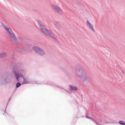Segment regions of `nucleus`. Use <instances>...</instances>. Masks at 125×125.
<instances>
[{
  "label": "nucleus",
  "instance_id": "obj_15",
  "mask_svg": "<svg viewBox=\"0 0 125 125\" xmlns=\"http://www.w3.org/2000/svg\"><path fill=\"white\" fill-rule=\"evenodd\" d=\"M83 75L82 74H81L80 75H79V77H80V78H83Z\"/></svg>",
  "mask_w": 125,
  "mask_h": 125
},
{
  "label": "nucleus",
  "instance_id": "obj_13",
  "mask_svg": "<svg viewBox=\"0 0 125 125\" xmlns=\"http://www.w3.org/2000/svg\"><path fill=\"white\" fill-rule=\"evenodd\" d=\"M86 117L87 118H88V119H91V120H93L94 121V120H93L92 118H91L90 116H87V115H86Z\"/></svg>",
  "mask_w": 125,
  "mask_h": 125
},
{
  "label": "nucleus",
  "instance_id": "obj_2",
  "mask_svg": "<svg viewBox=\"0 0 125 125\" xmlns=\"http://www.w3.org/2000/svg\"><path fill=\"white\" fill-rule=\"evenodd\" d=\"M37 22L40 26L41 30L47 36H49L52 38H54L55 37V35L50 30L46 29L40 21H37Z\"/></svg>",
  "mask_w": 125,
  "mask_h": 125
},
{
  "label": "nucleus",
  "instance_id": "obj_6",
  "mask_svg": "<svg viewBox=\"0 0 125 125\" xmlns=\"http://www.w3.org/2000/svg\"><path fill=\"white\" fill-rule=\"evenodd\" d=\"M40 48L36 46H34L32 48L33 50L37 53Z\"/></svg>",
  "mask_w": 125,
  "mask_h": 125
},
{
  "label": "nucleus",
  "instance_id": "obj_3",
  "mask_svg": "<svg viewBox=\"0 0 125 125\" xmlns=\"http://www.w3.org/2000/svg\"><path fill=\"white\" fill-rule=\"evenodd\" d=\"M1 25L4 27L5 29L7 31L10 38L11 40L14 41L16 40L15 36L9 26H6L3 23H1Z\"/></svg>",
  "mask_w": 125,
  "mask_h": 125
},
{
  "label": "nucleus",
  "instance_id": "obj_1",
  "mask_svg": "<svg viewBox=\"0 0 125 125\" xmlns=\"http://www.w3.org/2000/svg\"><path fill=\"white\" fill-rule=\"evenodd\" d=\"M24 70L23 68L20 66L15 65L13 68L12 72L18 81H19V77H21L23 79V84L29 83L30 82L28 80L24 78Z\"/></svg>",
  "mask_w": 125,
  "mask_h": 125
},
{
  "label": "nucleus",
  "instance_id": "obj_14",
  "mask_svg": "<svg viewBox=\"0 0 125 125\" xmlns=\"http://www.w3.org/2000/svg\"><path fill=\"white\" fill-rule=\"evenodd\" d=\"M94 121L95 123H96L97 124V125H101V124L100 123H99V122H97L95 120H94Z\"/></svg>",
  "mask_w": 125,
  "mask_h": 125
},
{
  "label": "nucleus",
  "instance_id": "obj_5",
  "mask_svg": "<svg viewBox=\"0 0 125 125\" xmlns=\"http://www.w3.org/2000/svg\"><path fill=\"white\" fill-rule=\"evenodd\" d=\"M86 25L89 29L92 31H94V30L93 25L89 21H86Z\"/></svg>",
  "mask_w": 125,
  "mask_h": 125
},
{
  "label": "nucleus",
  "instance_id": "obj_16",
  "mask_svg": "<svg viewBox=\"0 0 125 125\" xmlns=\"http://www.w3.org/2000/svg\"><path fill=\"white\" fill-rule=\"evenodd\" d=\"M123 73H124L125 72H123Z\"/></svg>",
  "mask_w": 125,
  "mask_h": 125
},
{
  "label": "nucleus",
  "instance_id": "obj_4",
  "mask_svg": "<svg viewBox=\"0 0 125 125\" xmlns=\"http://www.w3.org/2000/svg\"><path fill=\"white\" fill-rule=\"evenodd\" d=\"M51 8L53 10L59 12L61 10V8L57 5L54 4H52L51 6Z\"/></svg>",
  "mask_w": 125,
  "mask_h": 125
},
{
  "label": "nucleus",
  "instance_id": "obj_12",
  "mask_svg": "<svg viewBox=\"0 0 125 125\" xmlns=\"http://www.w3.org/2000/svg\"><path fill=\"white\" fill-rule=\"evenodd\" d=\"M21 83L19 82L17 83L16 84V88L20 86L21 85Z\"/></svg>",
  "mask_w": 125,
  "mask_h": 125
},
{
  "label": "nucleus",
  "instance_id": "obj_8",
  "mask_svg": "<svg viewBox=\"0 0 125 125\" xmlns=\"http://www.w3.org/2000/svg\"><path fill=\"white\" fill-rule=\"evenodd\" d=\"M70 88L71 90L73 91H76L77 89L76 87L73 85L70 86Z\"/></svg>",
  "mask_w": 125,
  "mask_h": 125
},
{
  "label": "nucleus",
  "instance_id": "obj_9",
  "mask_svg": "<svg viewBox=\"0 0 125 125\" xmlns=\"http://www.w3.org/2000/svg\"><path fill=\"white\" fill-rule=\"evenodd\" d=\"M59 22L58 21H54L52 22V24L54 25L55 28H56L59 24Z\"/></svg>",
  "mask_w": 125,
  "mask_h": 125
},
{
  "label": "nucleus",
  "instance_id": "obj_7",
  "mask_svg": "<svg viewBox=\"0 0 125 125\" xmlns=\"http://www.w3.org/2000/svg\"><path fill=\"white\" fill-rule=\"evenodd\" d=\"M45 52L42 49L40 48L38 54L40 55L43 56L45 54Z\"/></svg>",
  "mask_w": 125,
  "mask_h": 125
},
{
  "label": "nucleus",
  "instance_id": "obj_10",
  "mask_svg": "<svg viewBox=\"0 0 125 125\" xmlns=\"http://www.w3.org/2000/svg\"><path fill=\"white\" fill-rule=\"evenodd\" d=\"M6 53L5 52L2 53L0 54V57L2 58L6 56Z\"/></svg>",
  "mask_w": 125,
  "mask_h": 125
},
{
  "label": "nucleus",
  "instance_id": "obj_11",
  "mask_svg": "<svg viewBox=\"0 0 125 125\" xmlns=\"http://www.w3.org/2000/svg\"><path fill=\"white\" fill-rule=\"evenodd\" d=\"M119 124L121 125H125V123L122 121H119Z\"/></svg>",
  "mask_w": 125,
  "mask_h": 125
}]
</instances>
